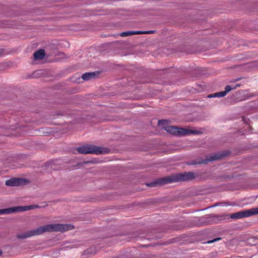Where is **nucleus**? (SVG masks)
Returning a JSON list of instances; mask_svg holds the SVG:
<instances>
[{
  "label": "nucleus",
  "instance_id": "nucleus-4",
  "mask_svg": "<svg viewBox=\"0 0 258 258\" xmlns=\"http://www.w3.org/2000/svg\"><path fill=\"white\" fill-rule=\"evenodd\" d=\"M164 130L168 133L174 135H199L201 132L187 128L178 127L174 126H165L163 127Z\"/></svg>",
  "mask_w": 258,
  "mask_h": 258
},
{
  "label": "nucleus",
  "instance_id": "nucleus-11",
  "mask_svg": "<svg viewBox=\"0 0 258 258\" xmlns=\"http://www.w3.org/2000/svg\"><path fill=\"white\" fill-rule=\"evenodd\" d=\"M222 155L219 154L210 155L208 158L206 159L205 161H203L202 162H201L200 163H206L207 161H212L220 159Z\"/></svg>",
  "mask_w": 258,
  "mask_h": 258
},
{
  "label": "nucleus",
  "instance_id": "nucleus-17",
  "mask_svg": "<svg viewBox=\"0 0 258 258\" xmlns=\"http://www.w3.org/2000/svg\"><path fill=\"white\" fill-rule=\"evenodd\" d=\"M157 184V182H152L149 184H147V185L149 186H155Z\"/></svg>",
  "mask_w": 258,
  "mask_h": 258
},
{
  "label": "nucleus",
  "instance_id": "nucleus-5",
  "mask_svg": "<svg viewBox=\"0 0 258 258\" xmlns=\"http://www.w3.org/2000/svg\"><path fill=\"white\" fill-rule=\"evenodd\" d=\"M258 214V207L244 211H240L232 214L231 218L239 219L243 218L248 217L250 216Z\"/></svg>",
  "mask_w": 258,
  "mask_h": 258
},
{
  "label": "nucleus",
  "instance_id": "nucleus-8",
  "mask_svg": "<svg viewBox=\"0 0 258 258\" xmlns=\"http://www.w3.org/2000/svg\"><path fill=\"white\" fill-rule=\"evenodd\" d=\"M45 56V51L43 49H39L34 53V57L36 60L42 59Z\"/></svg>",
  "mask_w": 258,
  "mask_h": 258
},
{
  "label": "nucleus",
  "instance_id": "nucleus-22",
  "mask_svg": "<svg viewBox=\"0 0 258 258\" xmlns=\"http://www.w3.org/2000/svg\"><path fill=\"white\" fill-rule=\"evenodd\" d=\"M226 205H227V206H229V205H230L228 204H227Z\"/></svg>",
  "mask_w": 258,
  "mask_h": 258
},
{
  "label": "nucleus",
  "instance_id": "nucleus-10",
  "mask_svg": "<svg viewBox=\"0 0 258 258\" xmlns=\"http://www.w3.org/2000/svg\"><path fill=\"white\" fill-rule=\"evenodd\" d=\"M15 212H16V207L4 209H0V215L10 214Z\"/></svg>",
  "mask_w": 258,
  "mask_h": 258
},
{
  "label": "nucleus",
  "instance_id": "nucleus-18",
  "mask_svg": "<svg viewBox=\"0 0 258 258\" xmlns=\"http://www.w3.org/2000/svg\"><path fill=\"white\" fill-rule=\"evenodd\" d=\"M219 239V238L215 239H214L213 240H210V241H208V243H212V242H213L214 241H217V240H218Z\"/></svg>",
  "mask_w": 258,
  "mask_h": 258
},
{
  "label": "nucleus",
  "instance_id": "nucleus-3",
  "mask_svg": "<svg viewBox=\"0 0 258 258\" xmlns=\"http://www.w3.org/2000/svg\"><path fill=\"white\" fill-rule=\"evenodd\" d=\"M77 151L81 154H95L105 153L108 152V150L106 148L91 145H85L80 146L77 148Z\"/></svg>",
  "mask_w": 258,
  "mask_h": 258
},
{
  "label": "nucleus",
  "instance_id": "nucleus-16",
  "mask_svg": "<svg viewBox=\"0 0 258 258\" xmlns=\"http://www.w3.org/2000/svg\"><path fill=\"white\" fill-rule=\"evenodd\" d=\"M154 33V31L150 30V31H140L139 34H152Z\"/></svg>",
  "mask_w": 258,
  "mask_h": 258
},
{
  "label": "nucleus",
  "instance_id": "nucleus-12",
  "mask_svg": "<svg viewBox=\"0 0 258 258\" xmlns=\"http://www.w3.org/2000/svg\"><path fill=\"white\" fill-rule=\"evenodd\" d=\"M139 33H140V31H128L123 32L121 33L120 34V36L122 37H127L128 36H131L132 35L139 34Z\"/></svg>",
  "mask_w": 258,
  "mask_h": 258
},
{
  "label": "nucleus",
  "instance_id": "nucleus-19",
  "mask_svg": "<svg viewBox=\"0 0 258 258\" xmlns=\"http://www.w3.org/2000/svg\"><path fill=\"white\" fill-rule=\"evenodd\" d=\"M208 98H212V97H216V96H214V94H210L208 96Z\"/></svg>",
  "mask_w": 258,
  "mask_h": 258
},
{
  "label": "nucleus",
  "instance_id": "nucleus-6",
  "mask_svg": "<svg viewBox=\"0 0 258 258\" xmlns=\"http://www.w3.org/2000/svg\"><path fill=\"white\" fill-rule=\"evenodd\" d=\"M28 183V181L25 178H14L6 180V184L7 186H20L25 185Z\"/></svg>",
  "mask_w": 258,
  "mask_h": 258
},
{
  "label": "nucleus",
  "instance_id": "nucleus-2",
  "mask_svg": "<svg viewBox=\"0 0 258 258\" xmlns=\"http://www.w3.org/2000/svg\"><path fill=\"white\" fill-rule=\"evenodd\" d=\"M195 177L194 173L191 172H184L183 173L175 174L164 178L162 182L164 184L186 181L191 180Z\"/></svg>",
  "mask_w": 258,
  "mask_h": 258
},
{
  "label": "nucleus",
  "instance_id": "nucleus-13",
  "mask_svg": "<svg viewBox=\"0 0 258 258\" xmlns=\"http://www.w3.org/2000/svg\"><path fill=\"white\" fill-rule=\"evenodd\" d=\"M240 85H238V84H237L235 86L233 87H232L231 86H230V85H227L225 87V92H226V94H227L229 92H230V91L233 90V89H236L237 87H239Z\"/></svg>",
  "mask_w": 258,
  "mask_h": 258
},
{
  "label": "nucleus",
  "instance_id": "nucleus-21",
  "mask_svg": "<svg viewBox=\"0 0 258 258\" xmlns=\"http://www.w3.org/2000/svg\"><path fill=\"white\" fill-rule=\"evenodd\" d=\"M1 51H2V50H0V54H1V53H2V52H1Z\"/></svg>",
  "mask_w": 258,
  "mask_h": 258
},
{
  "label": "nucleus",
  "instance_id": "nucleus-7",
  "mask_svg": "<svg viewBox=\"0 0 258 258\" xmlns=\"http://www.w3.org/2000/svg\"><path fill=\"white\" fill-rule=\"evenodd\" d=\"M38 207L37 205H31L26 206L16 207V212L21 211H26Z\"/></svg>",
  "mask_w": 258,
  "mask_h": 258
},
{
  "label": "nucleus",
  "instance_id": "nucleus-9",
  "mask_svg": "<svg viewBox=\"0 0 258 258\" xmlns=\"http://www.w3.org/2000/svg\"><path fill=\"white\" fill-rule=\"evenodd\" d=\"M96 75L95 72L86 73L82 75V78L84 81H88L91 79L94 78Z\"/></svg>",
  "mask_w": 258,
  "mask_h": 258
},
{
  "label": "nucleus",
  "instance_id": "nucleus-20",
  "mask_svg": "<svg viewBox=\"0 0 258 258\" xmlns=\"http://www.w3.org/2000/svg\"><path fill=\"white\" fill-rule=\"evenodd\" d=\"M196 163H190L189 164H196Z\"/></svg>",
  "mask_w": 258,
  "mask_h": 258
},
{
  "label": "nucleus",
  "instance_id": "nucleus-14",
  "mask_svg": "<svg viewBox=\"0 0 258 258\" xmlns=\"http://www.w3.org/2000/svg\"><path fill=\"white\" fill-rule=\"evenodd\" d=\"M226 92L225 91H221L218 93H214V96L217 97H223L226 95Z\"/></svg>",
  "mask_w": 258,
  "mask_h": 258
},
{
  "label": "nucleus",
  "instance_id": "nucleus-1",
  "mask_svg": "<svg viewBox=\"0 0 258 258\" xmlns=\"http://www.w3.org/2000/svg\"><path fill=\"white\" fill-rule=\"evenodd\" d=\"M74 226L71 224H52L43 225L35 229H32L17 235L18 238L25 239L33 236L39 235L45 232H64L71 230Z\"/></svg>",
  "mask_w": 258,
  "mask_h": 258
},
{
  "label": "nucleus",
  "instance_id": "nucleus-15",
  "mask_svg": "<svg viewBox=\"0 0 258 258\" xmlns=\"http://www.w3.org/2000/svg\"><path fill=\"white\" fill-rule=\"evenodd\" d=\"M168 121L167 120H160L158 121V125H163L167 123Z\"/></svg>",
  "mask_w": 258,
  "mask_h": 258
}]
</instances>
